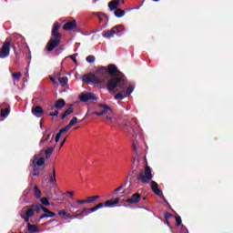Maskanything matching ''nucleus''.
<instances>
[{
  "label": "nucleus",
  "mask_w": 233,
  "mask_h": 233,
  "mask_svg": "<svg viewBox=\"0 0 233 233\" xmlns=\"http://www.w3.org/2000/svg\"><path fill=\"white\" fill-rule=\"evenodd\" d=\"M82 81L87 85H97L98 88H107L109 92L126 93L127 97L134 92V86H127V77L114 64L99 66L95 73L84 75Z\"/></svg>",
  "instance_id": "f257e3e1"
},
{
  "label": "nucleus",
  "mask_w": 233,
  "mask_h": 233,
  "mask_svg": "<svg viewBox=\"0 0 233 233\" xmlns=\"http://www.w3.org/2000/svg\"><path fill=\"white\" fill-rule=\"evenodd\" d=\"M60 26L59 22H56L54 24L51 31L52 37L49 39L46 46V50H47V52H54V49L57 48L58 45H61L62 35L59 33Z\"/></svg>",
  "instance_id": "f03ea898"
},
{
  "label": "nucleus",
  "mask_w": 233,
  "mask_h": 233,
  "mask_svg": "<svg viewBox=\"0 0 233 233\" xmlns=\"http://www.w3.org/2000/svg\"><path fill=\"white\" fill-rule=\"evenodd\" d=\"M26 208H27L26 212L20 215V218H22V219H24V221H25V223H28V221H30V218H33V216H35V212H36V214H39V212H41V210H43V212H45V214H46L50 210L47 208H45L43 205L37 204V203L27 206Z\"/></svg>",
  "instance_id": "7ed1b4c3"
},
{
  "label": "nucleus",
  "mask_w": 233,
  "mask_h": 233,
  "mask_svg": "<svg viewBox=\"0 0 233 233\" xmlns=\"http://www.w3.org/2000/svg\"><path fill=\"white\" fill-rule=\"evenodd\" d=\"M33 176H39L41 170H45V157H41V153L35 155L32 160Z\"/></svg>",
  "instance_id": "20e7f679"
},
{
  "label": "nucleus",
  "mask_w": 233,
  "mask_h": 233,
  "mask_svg": "<svg viewBox=\"0 0 233 233\" xmlns=\"http://www.w3.org/2000/svg\"><path fill=\"white\" fill-rule=\"evenodd\" d=\"M152 177L154 176L152 175V168H150L148 166H147L143 171V169H140L138 176L137 177V181H141V183L148 184L150 181H152Z\"/></svg>",
  "instance_id": "39448f33"
},
{
  "label": "nucleus",
  "mask_w": 233,
  "mask_h": 233,
  "mask_svg": "<svg viewBox=\"0 0 233 233\" xmlns=\"http://www.w3.org/2000/svg\"><path fill=\"white\" fill-rule=\"evenodd\" d=\"M125 32V27L123 25H116L112 27L110 30L103 31L102 35L106 37V39H110V37H114L115 34H118L121 35Z\"/></svg>",
  "instance_id": "423d86ee"
},
{
  "label": "nucleus",
  "mask_w": 233,
  "mask_h": 233,
  "mask_svg": "<svg viewBox=\"0 0 233 233\" xmlns=\"http://www.w3.org/2000/svg\"><path fill=\"white\" fill-rule=\"evenodd\" d=\"M12 48V38H6L0 49V59H5L10 56V49Z\"/></svg>",
  "instance_id": "0eeeda50"
},
{
  "label": "nucleus",
  "mask_w": 233,
  "mask_h": 233,
  "mask_svg": "<svg viewBox=\"0 0 233 233\" xmlns=\"http://www.w3.org/2000/svg\"><path fill=\"white\" fill-rule=\"evenodd\" d=\"M79 99L82 103H88V101H97V96L94 93H86L80 95Z\"/></svg>",
  "instance_id": "6e6552de"
},
{
  "label": "nucleus",
  "mask_w": 233,
  "mask_h": 233,
  "mask_svg": "<svg viewBox=\"0 0 233 233\" xmlns=\"http://www.w3.org/2000/svg\"><path fill=\"white\" fill-rule=\"evenodd\" d=\"M63 30L72 32V30H77V21H68L63 25Z\"/></svg>",
  "instance_id": "1a4fd4ad"
},
{
  "label": "nucleus",
  "mask_w": 233,
  "mask_h": 233,
  "mask_svg": "<svg viewBox=\"0 0 233 233\" xmlns=\"http://www.w3.org/2000/svg\"><path fill=\"white\" fill-rule=\"evenodd\" d=\"M31 112L33 116H35V117H41L45 114V110L43 107H41V106H34Z\"/></svg>",
  "instance_id": "9d476101"
},
{
  "label": "nucleus",
  "mask_w": 233,
  "mask_h": 233,
  "mask_svg": "<svg viewBox=\"0 0 233 233\" xmlns=\"http://www.w3.org/2000/svg\"><path fill=\"white\" fill-rule=\"evenodd\" d=\"M122 127H127V128H131L133 134H136V128H137V119L132 118L130 122H127Z\"/></svg>",
  "instance_id": "9b49d317"
},
{
  "label": "nucleus",
  "mask_w": 233,
  "mask_h": 233,
  "mask_svg": "<svg viewBox=\"0 0 233 233\" xmlns=\"http://www.w3.org/2000/svg\"><path fill=\"white\" fill-rule=\"evenodd\" d=\"M99 108H103L102 112L106 116H114V110H112V107L109 106L108 105L106 104H99L98 105Z\"/></svg>",
  "instance_id": "f8f14e48"
},
{
  "label": "nucleus",
  "mask_w": 233,
  "mask_h": 233,
  "mask_svg": "<svg viewBox=\"0 0 233 233\" xmlns=\"http://www.w3.org/2000/svg\"><path fill=\"white\" fill-rule=\"evenodd\" d=\"M141 201V194L135 193L131 196L130 198L126 200V203H131V205H136V203H139Z\"/></svg>",
  "instance_id": "ddd939ff"
},
{
  "label": "nucleus",
  "mask_w": 233,
  "mask_h": 233,
  "mask_svg": "<svg viewBox=\"0 0 233 233\" xmlns=\"http://www.w3.org/2000/svg\"><path fill=\"white\" fill-rule=\"evenodd\" d=\"M151 190L154 192V194H156V196H163V191L159 189V185L154 180L151 181Z\"/></svg>",
  "instance_id": "4468645a"
},
{
  "label": "nucleus",
  "mask_w": 233,
  "mask_h": 233,
  "mask_svg": "<svg viewBox=\"0 0 233 233\" xmlns=\"http://www.w3.org/2000/svg\"><path fill=\"white\" fill-rule=\"evenodd\" d=\"M125 3V0H112L108 3V8L111 12L117 10L119 7V2Z\"/></svg>",
  "instance_id": "2eb2a0df"
},
{
  "label": "nucleus",
  "mask_w": 233,
  "mask_h": 233,
  "mask_svg": "<svg viewBox=\"0 0 233 233\" xmlns=\"http://www.w3.org/2000/svg\"><path fill=\"white\" fill-rule=\"evenodd\" d=\"M119 203V198H114V199H109L105 202V207L107 208H114L116 205Z\"/></svg>",
  "instance_id": "dca6fc26"
},
{
  "label": "nucleus",
  "mask_w": 233,
  "mask_h": 233,
  "mask_svg": "<svg viewBox=\"0 0 233 233\" xmlns=\"http://www.w3.org/2000/svg\"><path fill=\"white\" fill-rule=\"evenodd\" d=\"M66 105V102L65 101V99L60 98L56 102L54 107H52L51 110H54V108H56V110H61V108H64Z\"/></svg>",
  "instance_id": "f3484780"
},
{
  "label": "nucleus",
  "mask_w": 233,
  "mask_h": 233,
  "mask_svg": "<svg viewBox=\"0 0 233 233\" xmlns=\"http://www.w3.org/2000/svg\"><path fill=\"white\" fill-rule=\"evenodd\" d=\"M27 230L30 233L39 232V228L35 224H27Z\"/></svg>",
  "instance_id": "a211bd4d"
},
{
  "label": "nucleus",
  "mask_w": 233,
  "mask_h": 233,
  "mask_svg": "<svg viewBox=\"0 0 233 233\" xmlns=\"http://www.w3.org/2000/svg\"><path fill=\"white\" fill-rule=\"evenodd\" d=\"M54 150H56V146L54 147H49L45 150V154H46V159H48L50 157V156H52V154L54 153Z\"/></svg>",
  "instance_id": "6ab92c4d"
},
{
  "label": "nucleus",
  "mask_w": 233,
  "mask_h": 233,
  "mask_svg": "<svg viewBox=\"0 0 233 233\" xmlns=\"http://www.w3.org/2000/svg\"><path fill=\"white\" fill-rule=\"evenodd\" d=\"M49 182L53 185L57 183V178H56V167H53V173L49 177Z\"/></svg>",
  "instance_id": "aec40b11"
},
{
  "label": "nucleus",
  "mask_w": 233,
  "mask_h": 233,
  "mask_svg": "<svg viewBox=\"0 0 233 233\" xmlns=\"http://www.w3.org/2000/svg\"><path fill=\"white\" fill-rule=\"evenodd\" d=\"M114 14L116 17L121 18L125 15V10L118 8L115 10Z\"/></svg>",
  "instance_id": "412c9836"
},
{
  "label": "nucleus",
  "mask_w": 233,
  "mask_h": 233,
  "mask_svg": "<svg viewBox=\"0 0 233 233\" xmlns=\"http://www.w3.org/2000/svg\"><path fill=\"white\" fill-rule=\"evenodd\" d=\"M74 112V108L73 107H68L64 114H62L61 116V119H65V117H66V116H70V114H73Z\"/></svg>",
  "instance_id": "4be33fe9"
},
{
  "label": "nucleus",
  "mask_w": 233,
  "mask_h": 233,
  "mask_svg": "<svg viewBox=\"0 0 233 233\" xmlns=\"http://www.w3.org/2000/svg\"><path fill=\"white\" fill-rule=\"evenodd\" d=\"M58 81H59L61 86H66V85H68V77H66V76L58 77Z\"/></svg>",
  "instance_id": "5701e85b"
},
{
  "label": "nucleus",
  "mask_w": 233,
  "mask_h": 233,
  "mask_svg": "<svg viewBox=\"0 0 233 233\" xmlns=\"http://www.w3.org/2000/svg\"><path fill=\"white\" fill-rule=\"evenodd\" d=\"M8 116H10V107L1 110V117H8Z\"/></svg>",
  "instance_id": "b1692460"
},
{
  "label": "nucleus",
  "mask_w": 233,
  "mask_h": 233,
  "mask_svg": "<svg viewBox=\"0 0 233 233\" xmlns=\"http://www.w3.org/2000/svg\"><path fill=\"white\" fill-rule=\"evenodd\" d=\"M86 210H87L86 208H84V209H82L81 211L77 210V211L73 215V218H74L75 219H77V218L83 216V214H85V212H86Z\"/></svg>",
  "instance_id": "393cba45"
},
{
  "label": "nucleus",
  "mask_w": 233,
  "mask_h": 233,
  "mask_svg": "<svg viewBox=\"0 0 233 233\" xmlns=\"http://www.w3.org/2000/svg\"><path fill=\"white\" fill-rule=\"evenodd\" d=\"M125 97H127V96L126 93L123 95V92L117 93L115 96V99L119 100V101L125 99Z\"/></svg>",
  "instance_id": "a878e982"
},
{
  "label": "nucleus",
  "mask_w": 233,
  "mask_h": 233,
  "mask_svg": "<svg viewBox=\"0 0 233 233\" xmlns=\"http://www.w3.org/2000/svg\"><path fill=\"white\" fill-rule=\"evenodd\" d=\"M35 196L36 199L41 198V189H39V187H37V186H35Z\"/></svg>",
  "instance_id": "bb28decb"
},
{
  "label": "nucleus",
  "mask_w": 233,
  "mask_h": 233,
  "mask_svg": "<svg viewBox=\"0 0 233 233\" xmlns=\"http://www.w3.org/2000/svg\"><path fill=\"white\" fill-rule=\"evenodd\" d=\"M99 198V196L87 197V203H94V201H97Z\"/></svg>",
  "instance_id": "cd10ccee"
},
{
  "label": "nucleus",
  "mask_w": 233,
  "mask_h": 233,
  "mask_svg": "<svg viewBox=\"0 0 233 233\" xmlns=\"http://www.w3.org/2000/svg\"><path fill=\"white\" fill-rule=\"evenodd\" d=\"M21 72L12 74V77L15 79V81H19V79H21Z\"/></svg>",
  "instance_id": "c85d7f7f"
},
{
  "label": "nucleus",
  "mask_w": 233,
  "mask_h": 233,
  "mask_svg": "<svg viewBox=\"0 0 233 233\" xmlns=\"http://www.w3.org/2000/svg\"><path fill=\"white\" fill-rule=\"evenodd\" d=\"M40 201L42 205H45V207H48V205H50V201H48L47 198H42Z\"/></svg>",
  "instance_id": "c756f323"
},
{
  "label": "nucleus",
  "mask_w": 233,
  "mask_h": 233,
  "mask_svg": "<svg viewBox=\"0 0 233 233\" xmlns=\"http://www.w3.org/2000/svg\"><path fill=\"white\" fill-rule=\"evenodd\" d=\"M68 125H69L71 127H74V126H76V125H77V117L74 116V117L70 120V122H69Z\"/></svg>",
  "instance_id": "7c9ffc66"
},
{
  "label": "nucleus",
  "mask_w": 233,
  "mask_h": 233,
  "mask_svg": "<svg viewBox=\"0 0 233 233\" xmlns=\"http://www.w3.org/2000/svg\"><path fill=\"white\" fill-rule=\"evenodd\" d=\"M86 61H87V63H95V62H96V56H88L86 58Z\"/></svg>",
  "instance_id": "2f4dec72"
},
{
  "label": "nucleus",
  "mask_w": 233,
  "mask_h": 233,
  "mask_svg": "<svg viewBox=\"0 0 233 233\" xmlns=\"http://www.w3.org/2000/svg\"><path fill=\"white\" fill-rule=\"evenodd\" d=\"M175 219L177 221V227H180L181 223H183V220H181L180 216H175Z\"/></svg>",
  "instance_id": "473e14b6"
},
{
  "label": "nucleus",
  "mask_w": 233,
  "mask_h": 233,
  "mask_svg": "<svg viewBox=\"0 0 233 233\" xmlns=\"http://www.w3.org/2000/svg\"><path fill=\"white\" fill-rule=\"evenodd\" d=\"M164 218H165L166 221H168V219H170V218H174V215L170 214L169 212H165Z\"/></svg>",
  "instance_id": "72a5a7b5"
},
{
  "label": "nucleus",
  "mask_w": 233,
  "mask_h": 233,
  "mask_svg": "<svg viewBox=\"0 0 233 233\" xmlns=\"http://www.w3.org/2000/svg\"><path fill=\"white\" fill-rule=\"evenodd\" d=\"M125 187H127V182H125L124 184L120 185L118 187H116L114 192H119V190H123V188H125Z\"/></svg>",
  "instance_id": "f704fd0d"
},
{
  "label": "nucleus",
  "mask_w": 233,
  "mask_h": 233,
  "mask_svg": "<svg viewBox=\"0 0 233 233\" xmlns=\"http://www.w3.org/2000/svg\"><path fill=\"white\" fill-rule=\"evenodd\" d=\"M69 128H72V127L67 124L66 127L60 129V132H62V134H65V132H68Z\"/></svg>",
  "instance_id": "c9c22d12"
},
{
  "label": "nucleus",
  "mask_w": 233,
  "mask_h": 233,
  "mask_svg": "<svg viewBox=\"0 0 233 233\" xmlns=\"http://www.w3.org/2000/svg\"><path fill=\"white\" fill-rule=\"evenodd\" d=\"M47 139H50V134L46 136V137H43L40 140V145H43V143L46 142Z\"/></svg>",
  "instance_id": "e433bc0d"
},
{
  "label": "nucleus",
  "mask_w": 233,
  "mask_h": 233,
  "mask_svg": "<svg viewBox=\"0 0 233 233\" xmlns=\"http://www.w3.org/2000/svg\"><path fill=\"white\" fill-rule=\"evenodd\" d=\"M76 203L79 205H83V203H88L87 198L86 199H76Z\"/></svg>",
  "instance_id": "4c0bfd02"
},
{
  "label": "nucleus",
  "mask_w": 233,
  "mask_h": 233,
  "mask_svg": "<svg viewBox=\"0 0 233 233\" xmlns=\"http://www.w3.org/2000/svg\"><path fill=\"white\" fill-rule=\"evenodd\" d=\"M47 214V218H56V214L54 213V211L49 210Z\"/></svg>",
  "instance_id": "58836bf2"
},
{
  "label": "nucleus",
  "mask_w": 233,
  "mask_h": 233,
  "mask_svg": "<svg viewBox=\"0 0 233 233\" xmlns=\"http://www.w3.org/2000/svg\"><path fill=\"white\" fill-rule=\"evenodd\" d=\"M49 116L51 117H56V116H59V111L56 110L54 113H49Z\"/></svg>",
  "instance_id": "ea45409f"
},
{
  "label": "nucleus",
  "mask_w": 233,
  "mask_h": 233,
  "mask_svg": "<svg viewBox=\"0 0 233 233\" xmlns=\"http://www.w3.org/2000/svg\"><path fill=\"white\" fill-rule=\"evenodd\" d=\"M92 115H93V116H105L104 113H103V111H100V112H96V111H95V112L92 113Z\"/></svg>",
  "instance_id": "a19ab883"
},
{
  "label": "nucleus",
  "mask_w": 233,
  "mask_h": 233,
  "mask_svg": "<svg viewBox=\"0 0 233 233\" xmlns=\"http://www.w3.org/2000/svg\"><path fill=\"white\" fill-rule=\"evenodd\" d=\"M58 216H66V210H65V209L59 210Z\"/></svg>",
  "instance_id": "79ce46f5"
},
{
  "label": "nucleus",
  "mask_w": 233,
  "mask_h": 233,
  "mask_svg": "<svg viewBox=\"0 0 233 233\" xmlns=\"http://www.w3.org/2000/svg\"><path fill=\"white\" fill-rule=\"evenodd\" d=\"M96 15H97L98 19H100V21H103V18H101V15H104L105 17H108V16H106V14H102V13H96Z\"/></svg>",
  "instance_id": "37998d69"
},
{
  "label": "nucleus",
  "mask_w": 233,
  "mask_h": 233,
  "mask_svg": "<svg viewBox=\"0 0 233 233\" xmlns=\"http://www.w3.org/2000/svg\"><path fill=\"white\" fill-rule=\"evenodd\" d=\"M95 207H96V210H99V208H103V207H105V204L104 203H99Z\"/></svg>",
  "instance_id": "c03bdc74"
},
{
  "label": "nucleus",
  "mask_w": 233,
  "mask_h": 233,
  "mask_svg": "<svg viewBox=\"0 0 233 233\" xmlns=\"http://www.w3.org/2000/svg\"><path fill=\"white\" fill-rule=\"evenodd\" d=\"M86 209L89 210V212L92 214V212H96L97 210V208L95 206L94 208H86Z\"/></svg>",
  "instance_id": "a18cd8bd"
},
{
  "label": "nucleus",
  "mask_w": 233,
  "mask_h": 233,
  "mask_svg": "<svg viewBox=\"0 0 233 233\" xmlns=\"http://www.w3.org/2000/svg\"><path fill=\"white\" fill-rule=\"evenodd\" d=\"M69 57L72 59V61H74L76 65H77V58H76V56H70Z\"/></svg>",
  "instance_id": "49530a36"
},
{
  "label": "nucleus",
  "mask_w": 233,
  "mask_h": 233,
  "mask_svg": "<svg viewBox=\"0 0 233 233\" xmlns=\"http://www.w3.org/2000/svg\"><path fill=\"white\" fill-rule=\"evenodd\" d=\"M66 194L69 195V198H74V191H66Z\"/></svg>",
  "instance_id": "de8ad7c7"
},
{
  "label": "nucleus",
  "mask_w": 233,
  "mask_h": 233,
  "mask_svg": "<svg viewBox=\"0 0 233 233\" xmlns=\"http://www.w3.org/2000/svg\"><path fill=\"white\" fill-rule=\"evenodd\" d=\"M61 136H63V133L59 130L56 137H58V139H61Z\"/></svg>",
  "instance_id": "09e8293b"
},
{
  "label": "nucleus",
  "mask_w": 233,
  "mask_h": 233,
  "mask_svg": "<svg viewBox=\"0 0 233 233\" xmlns=\"http://www.w3.org/2000/svg\"><path fill=\"white\" fill-rule=\"evenodd\" d=\"M66 218H70L71 219H74V215L70 214V213H66Z\"/></svg>",
  "instance_id": "8fccbe9b"
},
{
  "label": "nucleus",
  "mask_w": 233,
  "mask_h": 233,
  "mask_svg": "<svg viewBox=\"0 0 233 233\" xmlns=\"http://www.w3.org/2000/svg\"><path fill=\"white\" fill-rule=\"evenodd\" d=\"M45 218H49L46 213H45L42 216H40V219H45Z\"/></svg>",
  "instance_id": "3c124183"
},
{
  "label": "nucleus",
  "mask_w": 233,
  "mask_h": 233,
  "mask_svg": "<svg viewBox=\"0 0 233 233\" xmlns=\"http://www.w3.org/2000/svg\"><path fill=\"white\" fill-rule=\"evenodd\" d=\"M106 119H107V121L112 122L113 117L110 116V115H107V116H106Z\"/></svg>",
  "instance_id": "603ef678"
},
{
  "label": "nucleus",
  "mask_w": 233,
  "mask_h": 233,
  "mask_svg": "<svg viewBox=\"0 0 233 233\" xmlns=\"http://www.w3.org/2000/svg\"><path fill=\"white\" fill-rule=\"evenodd\" d=\"M65 143H66V138H64L62 143L60 144V148L63 147V145H65Z\"/></svg>",
  "instance_id": "864d4df0"
},
{
  "label": "nucleus",
  "mask_w": 233,
  "mask_h": 233,
  "mask_svg": "<svg viewBox=\"0 0 233 233\" xmlns=\"http://www.w3.org/2000/svg\"><path fill=\"white\" fill-rule=\"evenodd\" d=\"M84 214H85V216H89V214H91V213H90V210H86V211L84 212Z\"/></svg>",
  "instance_id": "5fc2aeb1"
},
{
  "label": "nucleus",
  "mask_w": 233,
  "mask_h": 233,
  "mask_svg": "<svg viewBox=\"0 0 233 233\" xmlns=\"http://www.w3.org/2000/svg\"><path fill=\"white\" fill-rule=\"evenodd\" d=\"M50 81L56 85V78L55 77H50Z\"/></svg>",
  "instance_id": "6e6d98bb"
},
{
  "label": "nucleus",
  "mask_w": 233,
  "mask_h": 233,
  "mask_svg": "<svg viewBox=\"0 0 233 233\" xmlns=\"http://www.w3.org/2000/svg\"><path fill=\"white\" fill-rule=\"evenodd\" d=\"M133 150H137V147H136V143H133Z\"/></svg>",
  "instance_id": "4d7b16f0"
},
{
  "label": "nucleus",
  "mask_w": 233,
  "mask_h": 233,
  "mask_svg": "<svg viewBox=\"0 0 233 233\" xmlns=\"http://www.w3.org/2000/svg\"><path fill=\"white\" fill-rule=\"evenodd\" d=\"M59 137H56V138H55V141H56V143H59Z\"/></svg>",
  "instance_id": "13d9d810"
},
{
  "label": "nucleus",
  "mask_w": 233,
  "mask_h": 233,
  "mask_svg": "<svg viewBox=\"0 0 233 233\" xmlns=\"http://www.w3.org/2000/svg\"><path fill=\"white\" fill-rule=\"evenodd\" d=\"M166 223L167 224L168 227H170V221H168V219L167 221H166Z\"/></svg>",
  "instance_id": "bf43d9fd"
},
{
  "label": "nucleus",
  "mask_w": 233,
  "mask_h": 233,
  "mask_svg": "<svg viewBox=\"0 0 233 233\" xmlns=\"http://www.w3.org/2000/svg\"><path fill=\"white\" fill-rule=\"evenodd\" d=\"M72 208H77V206H71Z\"/></svg>",
  "instance_id": "052dcab7"
},
{
  "label": "nucleus",
  "mask_w": 233,
  "mask_h": 233,
  "mask_svg": "<svg viewBox=\"0 0 233 233\" xmlns=\"http://www.w3.org/2000/svg\"><path fill=\"white\" fill-rule=\"evenodd\" d=\"M82 121H85V118H83L81 121H79V123H82Z\"/></svg>",
  "instance_id": "680f3d73"
},
{
  "label": "nucleus",
  "mask_w": 233,
  "mask_h": 233,
  "mask_svg": "<svg viewBox=\"0 0 233 233\" xmlns=\"http://www.w3.org/2000/svg\"><path fill=\"white\" fill-rule=\"evenodd\" d=\"M40 127H43V122H40Z\"/></svg>",
  "instance_id": "e2e57ef3"
},
{
  "label": "nucleus",
  "mask_w": 233,
  "mask_h": 233,
  "mask_svg": "<svg viewBox=\"0 0 233 233\" xmlns=\"http://www.w3.org/2000/svg\"><path fill=\"white\" fill-rule=\"evenodd\" d=\"M155 3H157V1H159V0H153Z\"/></svg>",
  "instance_id": "0e129e2a"
},
{
  "label": "nucleus",
  "mask_w": 233,
  "mask_h": 233,
  "mask_svg": "<svg viewBox=\"0 0 233 233\" xmlns=\"http://www.w3.org/2000/svg\"><path fill=\"white\" fill-rule=\"evenodd\" d=\"M52 222H54V219H52V220L49 221V223H52Z\"/></svg>",
  "instance_id": "69168bd1"
},
{
  "label": "nucleus",
  "mask_w": 233,
  "mask_h": 233,
  "mask_svg": "<svg viewBox=\"0 0 233 233\" xmlns=\"http://www.w3.org/2000/svg\"><path fill=\"white\" fill-rule=\"evenodd\" d=\"M145 199H147V198L144 197V198H143V200L145 201Z\"/></svg>",
  "instance_id": "338daca9"
},
{
  "label": "nucleus",
  "mask_w": 233,
  "mask_h": 233,
  "mask_svg": "<svg viewBox=\"0 0 233 233\" xmlns=\"http://www.w3.org/2000/svg\"><path fill=\"white\" fill-rule=\"evenodd\" d=\"M77 128H79V127H76L75 130H77Z\"/></svg>",
  "instance_id": "774afa93"
}]
</instances>
